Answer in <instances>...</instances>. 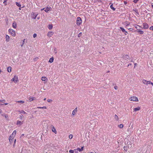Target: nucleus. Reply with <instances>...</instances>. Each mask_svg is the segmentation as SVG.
Segmentation results:
<instances>
[{
    "mask_svg": "<svg viewBox=\"0 0 153 153\" xmlns=\"http://www.w3.org/2000/svg\"><path fill=\"white\" fill-rule=\"evenodd\" d=\"M52 27H53V26L52 25H49V26L48 27V28H49V30H51L52 28Z\"/></svg>",
    "mask_w": 153,
    "mask_h": 153,
    "instance_id": "32",
    "label": "nucleus"
},
{
    "mask_svg": "<svg viewBox=\"0 0 153 153\" xmlns=\"http://www.w3.org/2000/svg\"><path fill=\"white\" fill-rule=\"evenodd\" d=\"M73 137V135L72 134H71L69 135V138L70 139H71Z\"/></svg>",
    "mask_w": 153,
    "mask_h": 153,
    "instance_id": "33",
    "label": "nucleus"
},
{
    "mask_svg": "<svg viewBox=\"0 0 153 153\" xmlns=\"http://www.w3.org/2000/svg\"><path fill=\"white\" fill-rule=\"evenodd\" d=\"M74 153H78V151H75V149L74 150Z\"/></svg>",
    "mask_w": 153,
    "mask_h": 153,
    "instance_id": "46",
    "label": "nucleus"
},
{
    "mask_svg": "<svg viewBox=\"0 0 153 153\" xmlns=\"http://www.w3.org/2000/svg\"><path fill=\"white\" fill-rule=\"evenodd\" d=\"M16 130H14L13 131V133H12V134L11 135H13L15 137V136L16 134Z\"/></svg>",
    "mask_w": 153,
    "mask_h": 153,
    "instance_id": "25",
    "label": "nucleus"
},
{
    "mask_svg": "<svg viewBox=\"0 0 153 153\" xmlns=\"http://www.w3.org/2000/svg\"><path fill=\"white\" fill-rule=\"evenodd\" d=\"M8 0H4V1L3 2V3L4 4V5L5 6H6L7 5V1Z\"/></svg>",
    "mask_w": 153,
    "mask_h": 153,
    "instance_id": "29",
    "label": "nucleus"
},
{
    "mask_svg": "<svg viewBox=\"0 0 153 153\" xmlns=\"http://www.w3.org/2000/svg\"><path fill=\"white\" fill-rule=\"evenodd\" d=\"M23 44H23H23H22L21 45V47L23 46Z\"/></svg>",
    "mask_w": 153,
    "mask_h": 153,
    "instance_id": "61",
    "label": "nucleus"
},
{
    "mask_svg": "<svg viewBox=\"0 0 153 153\" xmlns=\"http://www.w3.org/2000/svg\"><path fill=\"white\" fill-rule=\"evenodd\" d=\"M2 70L1 69H0V74L2 72Z\"/></svg>",
    "mask_w": 153,
    "mask_h": 153,
    "instance_id": "59",
    "label": "nucleus"
},
{
    "mask_svg": "<svg viewBox=\"0 0 153 153\" xmlns=\"http://www.w3.org/2000/svg\"><path fill=\"white\" fill-rule=\"evenodd\" d=\"M2 116H4V117L6 118H7L8 117V115L7 114H5L4 115L3 114H2Z\"/></svg>",
    "mask_w": 153,
    "mask_h": 153,
    "instance_id": "34",
    "label": "nucleus"
},
{
    "mask_svg": "<svg viewBox=\"0 0 153 153\" xmlns=\"http://www.w3.org/2000/svg\"><path fill=\"white\" fill-rule=\"evenodd\" d=\"M5 101V100H0V102H4Z\"/></svg>",
    "mask_w": 153,
    "mask_h": 153,
    "instance_id": "44",
    "label": "nucleus"
},
{
    "mask_svg": "<svg viewBox=\"0 0 153 153\" xmlns=\"http://www.w3.org/2000/svg\"><path fill=\"white\" fill-rule=\"evenodd\" d=\"M82 20L79 17L76 19V24L77 25H80L82 23Z\"/></svg>",
    "mask_w": 153,
    "mask_h": 153,
    "instance_id": "2",
    "label": "nucleus"
},
{
    "mask_svg": "<svg viewBox=\"0 0 153 153\" xmlns=\"http://www.w3.org/2000/svg\"><path fill=\"white\" fill-rule=\"evenodd\" d=\"M13 28L16 29L17 27V23L16 22H14L13 23Z\"/></svg>",
    "mask_w": 153,
    "mask_h": 153,
    "instance_id": "18",
    "label": "nucleus"
},
{
    "mask_svg": "<svg viewBox=\"0 0 153 153\" xmlns=\"http://www.w3.org/2000/svg\"><path fill=\"white\" fill-rule=\"evenodd\" d=\"M47 101L48 102H51L52 101V100H51V99H48L47 100Z\"/></svg>",
    "mask_w": 153,
    "mask_h": 153,
    "instance_id": "43",
    "label": "nucleus"
},
{
    "mask_svg": "<svg viewBox=\"0 0 153 153\" xmlns=\"http://www.w3.org/2000/svg\"><path fill=\"white\" fill-rule=\"evenodd\" d=\"M77 107L75 108L73 111L72 113V114L73 115H74L77 112Z\"/></svg>",
    "mask_w": 153,
    "mask_h": 153,
    "instance_id": "17",
    "label": "nucleus"
},
{
    "mask_svg": "<svg viewBox=\"0 0 153 153\" xmlns=\"http://www.w3.org/2000/svg\"><path fill=\"white\" fill-rule=\"evenodd\" d=\"M16 139H15L14 140V144H15V143H16Z\"/></svg>",
    "mask_w": 153,
    "mask_h": 153,
    "instance_id": "55",
    "label": "nucleus"
},
{
    "mask_svg": "<svg viewBox=\"0 0 153 153\" xmlns=\"http://www.w3.org/2000/svg\"><path fill=\"white\" fill-rule=\"evenodd\" d=\"M14 137L13 135H11L9 137V141L11 143L12 142L13 140Z\"/></svg>",
    "mask_w": 153,
    "mask_h": 153,
    "instance_id": "9",
    "label": "nucleus"
},
{
    "mask_svg": "<svg viewBox=\"0 0 153 153\" xmlns=\"http://www.w3.org/2000/svg\"><path fill=\"white\" fill-rule=\"evenodd\" d=\"M7 71L8 72H10L11 71V67L10 66L7 67Z\"/></svg>",
    "mask_w": 153,
    "mask_h": 153,
    "instance_id": "22",
    "label": "nucleus"
},
{
    "mask_svg": "<svg viewBox=\"0 0 153 153\" xmlns=\"http://www.w3.org/2000/svg\"><path fill=\"white\" fill-rule=\"evenodd\" d=\"M22 115H20V118L22 119Z\"/></svg>",
    "mask_w": 153,
    "mask_h": 153,
    "instance_id": "52",
    "label": "nucleus"
},
{
    "mask_svg": "<svg viewBox=\"0 0 153 153\" xmlns=\"http://www.w3.org/2000/svg\"><path fill=\"white\" fill-rule=\"evenodd\" d=\"M134 26L135 27V28L137 30H139L141 29V28H142L141 26L137 25H134Z\"/></svg>",
    "mask_w": 153,
    "mask_h": 153,
    "instance_id": "11",
    "label": "nucleus"
},
{
    "mask_svg": "<svg viewBox=\"0 0 153 153\" xmlns=\"http://www.w3.org/2000/svg\"><path fill=\"white\" fill-rule=\"evenodd\" d=\"M37 108H42V107H38Z\"/></svg>",
    "mask_w": 153,
    "mask_h": 153,
    "instance_id": "57",
    "label": "nucleus"
},
{
    "mask_svg": "<svg viewBox=\"0 0 153 153\" xmlns=\"http://www.w3.org/2000/svg\"><path fill=\"white\" fill-rule=\"evenodd\" d=\"M69 152L70 153H74V151L72 150H70L69 151Z\"/></svg>",
    "mask_w": 153,
    "mask_h": 153,
    "instance_id": "36",
    "label": "nucleus"
},
{
    "mask_svg": "<svg viewBox=\"0 0 153 153\" xmlns=\"http://www.w3.org/2000/svg\"><path fill=\"white\" fill-rule=\"evenodd\" d=\"M23 123V122L20 121L19 120H17L16 123V125H21Z\"/></svg>",
    "mask_w": 153,
    "mask_h": 153,
    "instance_id": "16",
    "label": "nucleus"
},
{
    "mask_svg": "<svg viewBox=\"0 0 153 153\" xmlns=\"http://www.w3.org/2000/svg\"><path fill=\"white\" fill-rule=\"evenodd\" d=\"M42 108L46 109L47 108L46 106H43L42 107Z\"/></svg>",
    "mask_w": 153,
    "mask_h": 153,
    "instance_id": "47",
    "label": "nucleus"
},
{
    "mask_svg": "<svg viewBox=\"0 0 153 153\" xmlns=\"http://www.w3.org/2000/svg\"><path fill=\"white\" fill-rule=\"evenodd\" d=\"M8 31L11 35L13 37H15L16 36V33L15 31L11 29H9Z\"/></svg>",
    "mask_w": 153,
    "mask_h": 153,
    "instance_id": "1",
    "label": "nucleus"
},
{
    "mask_svg": "<svg viewBox=\"0 0 153 153\" xmlns=\"http://www.w3.org/2000/svg\"><path fill=\"white\" fill-rule=\"evenodd\" d=\"M130 100L133 101L138 102L139 100L138 98L136 97H132L129 99Z\"/></svg>",
    "mask_w": 153,
    "mask_h": 153,
    "instance_id": "4",
    "label": "nucleus"
},
{
    "mask_svg": "<svg viewBox=\"0 0 153 153\" xmlns=\"http://www.w3.org/2000/svg\"><path fill=\"white\" fill-rule=\"evenodd\" d=\"M118 126L120 128H121L123 127V124H120Z\"/></svg>",
    "mask_w": 153,
    "mask_h": 153,
    "instance_id": "30",
    "label": "nucleus"
},
{
    "mask_svg": "<svg viewBox=\"0 0 153 153\" xmlns=\"http://www.w3.org/2000/svg\"><path fill=\"white\" fill-rule=\"evenodd\" d=\"M126 147H124V149L125 150H127V149H126Z\"/></svg>",
    "mask_w": 153,
    "mask_h": 153,
    "instance_id": "51",
    "label": "nucleus"
},
{
    "mask_svg": "<svg viewBox=\"0 0 153 153\" xmlns=\"http://www.w3.org/2000/svg\"><path fill=\"white\" fill-rule=\"evenodd\" d=\"M135 32H137L139 33L140 34H142L144 33V32L143 31L141 30H135Z\"/></svg>",
    "mask_w": 153,
    "mask_h": 153,
    "instance_id": "20",
    "label": "nucleus"
},
{
    "mask_svg": "<svg viewBox=\"0 0 153 153\" xmlns=\"http://www.w3.org/2000/svg\"><path fill=\"white\" fill-rule=\"evenodd\" d=\"M2 112V110L1 109H0V113H1Z\"/></svg>",
    "mask_w": 153,
    "mask_h": 153,
    "instance_id": "60",
    "label": "nucleus"
},
{
    "mask_svg": "<svg viewBox=\"0 0 153 153\" xmlns=\"http://www.w3.org/2000/svg\"><path fill=\"white\" fill-rule=\"evenodd\" d=\"M114 118L117 121H118L119 120L118 117L116 114H115L114 115Z\"/></svg>",
    "mask_w": 153,
    "mask_h": 153,
    "instance_id": "26",
    "label": "nucleus"
},
{
    "mask_svg": "<svg viewBox=\"0 0 153 153\" xmlns=\"http://www.w3.org/2000/svg\"><path fill=\"white\" fill-rule=\"evenodd\" d=\"M152 7L153 8V4H152Z\"/></svg>",
    "mask_w": 153,
    "mask_h": 153,
    "instance_id": "62",
    "label": "nucleus"
},
{
    "mask_svg": "<svg viewBox=\"0 0 153 153\" xmlns=\"http://www.w3.org/2000/svg\"><path fill=\"white\" fill-rule=\"evenodd\" d=\"M139 0H134L133 2L135 4L137 3Z\"/></svg>",
    "mask_w": 153,
    "mask_h": 153,
    "instance_id": "40",
    "label": "nucleus"
},
{
    "mask_svg": "<svg viewBox=\"0 0 153 153\" xmlns=\"http://www.w3.org/2000/svg\"><path fill=\"white\" fill-rule=\"evenodd\" d=\"M120 28L121 29L123 33H124V34L126 35L128 34V33L127 31H126L125 29L123 27H120Z\"/></svg>",
    "mask_w": 153,
    "mask_h": 153,
    "instance_id": "7",
    "label": "nucleus"
},
{
    "mask_svg": "<svg viewBox=\"0 0 153 153\" xmlns=\"http://www.w3.org/2000/svg\"><path fill=\"white\" fill-rule=\"evenodd\" d=\"M137 65V64L136 63H135L134 64V67L136 66Z\"/></svg>",
    "mask_w": 153,
    "mask_h": 153,
    "instance_id": "53",
    "label": "nucleus"
},
{
    "mask_svg": "<svg viewBox=\"0 0 153 153\" xmlns=\"http://www.w3.org/2000/svg\"><path fill=\"white\" fill-rule=\"evenodd\" d=\"M128 30H133V29L132 28H129L128 29Z\"/></svg>",
    "mask_w": 153,
    "mask_h": 153,
    "instance_id": "50",
    "label": "nucleus"
},
{
    "mask_svg": "<svg viewBox=\"0 0 153 153\" xmlns=\"http://www.w3.org/2000/svg\"><path fill=\"white\" fill-rule=\"evenodd\" d=\"M25 39H24L23 40V43H24L25 42Z\"/></svg>",
    "mask_w": 153,
    "mask_h": 153,
    "instance_id": "56",
    "label": "nucleus"
},
{
    "mask_svg": "<svg viewBox=\"0 0 153 153\" xmlns=\"http://www.w3.org/2000/svg\"><path fill=\"white\" fill-rule=\"evenodd\" d=\"M82 35V33H81V32H80V33H79L78 34V37H80V36H81Z\"/></svg>",
    "mask_w": 153,
    "mask_h": 153,
    "instance_id": "39",
    "label": "nucleus"
},
{
    "mask_svg": "<svg viewBox=\"0 0 153 153\" xmlns=\"http://www.w3.org/2000/svg\"><path fill=\"white\" fill-rule=\"evenodd\" d=\"M84 149V147L82 146L81 147V149L79 148H77L76 149H75V151H79L80 152H82L83 150Z\"/></svg>",
    "mask_w": 153,
    "mask_h": 153,
    "instance_id": "8",
    "label": "nucleus"
},
{
    "mask_svg": "<svg viewBox=\"0 0 153 153\" xmlns=\"http://www.w3.org/2000/svg\"><path fill=\"white\" fill-rule=\"evenodd\" d=\"M110 7L111 9L113 10H115V9L113 7V4H112L110 6Z\"/></svg>",
    "mask_w": 153,
    "mask_h": 153,
    "instance_id": "24",
    "label": "nucleus"
},
{
    "mask_svg": "<svg viewBox=\"0 0 153 153\" xmlns=\"http://www.w3.org/2000/svg\"><path fill=\"white\" fill-rule=\"evenodd\" d=\"M140 109V107H137L136 108H134V111H139Z\"/></svg>",
    "mask_w": 153,
    "mask_h": 153,
    "instance_id": "23",
    "label": "nucleus"
},
{
    "mask_svg": "<svg viewBox=\"0 0 153 153\" xmlns=\"http://www.w3.org/2000/svg\"><path fill=\"white\" fill-rule=\"evenodd\" d=\"M52 8L51 7H47L45 10V11L46 12H48V11L51 10Z\"/></svg>",
    "mask_w": 153,
    "mask_h": 153,
    "instance_id": "15",
    "label": "nucleus"
},
{
    "mask_svg": "<svg viewBox=\"0 0 153 153\" xmlns=\"http://www.w3.org/2000/svg\"><path fill=\"white\" fill-rule=\"evenodd\" d=\"M19 9L20 10H21V7H19Z\"/></svg>",
    "mask_w": 153,
    "mask_h": 153,
    "instance_id": "64",
    "label": "nucleus"
},
{
    "mask_svg": "<svg viewBox=\"0 0 153 153\" xmlns=\"http://www.w3.org/2000/svg\"><path fill=\"white\" fill-rule=\"evenodd\" d=\"M54 58L52 56L51 58L49 60V62L51 63L53 62V61Z\"/></svg>",
    "mask_w": 153,
    "mask_h": 153,
    "instance_id": "21",
    "label": "nucleus"
},
{
    "mask_svg": "<svg viewBox=\"0 0 153 153\" xmlns=\"http://www.w3.org/2000/svg\"><path fill=\"white\" fill-rule=\"evenodd\" d=\"M143 28L145 29H148L149 27V25L145 22L143 23Z\"/></svg>",
    "mask_w": 153,
    "mask_h": 153,
    "instance_id": "5",
    "label": "nucleus"
},
{
    "mask_svg": "<svg viewBox=\"0 0 153 153\" xmlns=\"http://www.w3.org/2000/svg\"><path fill=\"white\" fill-rule=\"evenodd\" d=\"M20 113L24 114H26V113L23 110H22L21 111Z\"/></svg>",
    "mask_w": 153,
    "mask_h": 153,
    "instance_id": "38",
    "label": "nucleus"
},
{
    "mask_svg": "<svg viewBox=\"0 0 153 153\" xmlns=\"http://www.w3.org/2000/svg\"><path fill=\"white\" fill-rule=\"evenodd\" d=\"M10 37L9 36L7 35H6L5 36V41L7 42H8L10 41Z\"/></svg>",
    "mask_w": 153,
    "mask_h": 153,
    "instance_id": "13",
    "label": "nucleus"
},
{
    "mask_svg": "<svg viewBox=\"0 0 153 153\" xmlns=\"http://www.w3.org/2000/svg\"><path fill=\"white\" fill-rule=\"evenodd\" d=\"M54 53H56V49H55L54 50Z\"/></svg>",
    "mask_w": 153,
    "mask_h": 153,
    "instance_id": "48",
    "label": "nucleus"
},
{
    "mask_svg": "<svg viewBox=\"0 0 153 153\" xmlns=\"http://www.w3.org/2000/svg\"><path fill=\"white\" fill-rule=\"evenodd\" d=\"M150 84H151L152 86H153V83H152V82H150Z\"/></svg>",
    "mask_w": 153,
    "mask_h": 153,
    "instance_id": "49",
    "label": "nucleus"
},
{
    "mask_svg": "<svg viewBox=\"0 0 153 153\" xmlns=\"http://www.w3.org/2000/svg\"><path fill=\"white\" fill-rule=\"evenodd\" d=\"M11 81L14 82L15 83H17L18 81V76L16 75L14 77L11 79Z\"/></svg>",
    "mask_w": 153,
    "mask_h": 153,
    "instance_id": "3",
    "label": "nucleus"
},
{
    "mask_svg": "<svg viewBox=\"0 0 153 153\" xmlns=\"http://www.w3.org/2000/svg\"><path fill=\"white\" fill-rule=\"evenodd\" d=\"M41 80L42 81H46V82L48 81V79L45 76H42L41 78Z\"/></svg>",
    "mask_w": 153,
    "mask_h": 153,
    "instance_id": "14",
    "label": "nucleus"
},
{
    "mask_svg": "<svg viewBox=\"0 0 153 153\" xmlns=\"http://www.w3.org/2000/svg\"><path fill=\"white\" fill-rule=\"evenodd\" d=\"M53 34H54V33L53 32H51V31L49 32L47 34V36L48 37H50L52 36H53Z\"/></svg>",
    "mask_w": 153,
    "mask_h": 153,
    "instance_id": "10",
    "label": "nucleus"
},
{
    "mask_svg": "<svg viewBox=\"0 0 153 153\" xmlns=\"http://www.w3.org/2000/svg\"><path fill=\"white\" fill-rule=\"evenodd\" d=\"M36 99L34 97H30L29 99V101L30 102H32V101L36 100Z\"/></svg>",
    "mask_w": 153,
    "mask_h": 153,
    "instance_id": "19",
    "label": "nucleus"
},
{
    "mask_svg": "<svg viewBox=\"0 0 153 153\" xmlns=\"http://www.w3.org/2000/svg\"><path fill=\"white\" fill-rule=\"evenodd\" d=\"M8 104V103H4V104H3V105H7Z\"/></svg>",
    "mask_w": 153,
    "mask_h": 153,
    "instance_id": "58",
    "label": "nucleus"
},
{
    "mask_svg": "<svg viewBox=\"0 0 153 153\" xmlns=\"http://www.w3.org/2000/svg\"><path fill=\"white\" fill-rule=\"evenodd\" d=\"M149 29L150 30H153V26H151Z\"/></svg>",
    "mask_w": 153,
    "mask_h": 153,
    "instance_id": "41",
    "label": "nucleus"
},
{
    "mask_svg": "<svg viewBox=\"0 0 153 153\" xmlns=\"http://www.w3.org/2000/svg\"><path fill=\"white\" fill-rule=\"evenodd\" d=\"M131 65V63H130V64H129L128 65V66H128H128H130V65Z\"/></svg>",
    "mask_w": 153,
    "mask_h": 153,
    "instance_id": "54",
    "label": "nucleus"
},
{
    "mask_svg": "<svg viewBox=\"0 0 153 153\" xmlns=\"http://www.w3.org/2000/svg\"><path fill=\"white\" fill-rule=\"evenodd\" d=\"M24 134H22L21 135V136H24Z\"/></svg>",
    "mask_w": 153,
    "mask_h": 153,
    "instance_id": "63",
    "label": "nucleus"
},
{
    "mask_svg": "<svg viewBox=\"0 0 153 153\" xmlns=\"http://www.w3.org/2000/svg\"><path fill=\"white\" fill-rule=\"evenodd\" d=\"M128 57H129V56H128L126 55L124 56L123 57V58H126L127 59H128Z\"/></svg>",
    "mask_w": 153,
    "mask_h": 153,
    "instance_id": "37",
    "label": "nucleus"
},
{
    "mask_svg": "<svg viewBox=\"0 0 153 153\" xmlns=\"http://www.w3.org/2000/svg\"><path fill=\"white\" fill-rule=\"evenodd\" d=\"M16 4L18 7H20L21 6V4L18 2H16Z\"/></svg>",
    "mask_w": 153,
    "mask_h": 153,
    "instance_id": "27",
    "label": "nucleus"
},
{
    "mask_svg": "<svg viewBox=\"0 0 153 153\" xmlns=\"http://www.w3.org/2000/svg\"><path fill=\"white\" fill-rule=\"evenodd\" d=\"M133 10V11H135L136 13H137L138 14H139V13L138 12V10L137 9H134Z\"/></svg>",
    "mask_w": 153,
    "mask_h": 153,
    "instance_id": "35",
    "label": "nucleus"
},
{
    "mask_svg": "<svg viewBox=\"0 0 153 153\" xmlns=\"http://www.w3.org/2000/svg\"><path fill=\"white\" fill-rule=\"evenodd\" d=\"M150 81H146L145 79L143 80L142 81L143 82L144 84H146V85L150 84Z\"/></svg>",
    "mask_w": 153,
    "mask_h": 153,
    "instance_id": "12",
    "label": "nucleus"
},
{
    "mask_svg": "<svg viewBox=\"0 0 153 153\" xmlns=\"http://www.w3.org/2000/svg\"><path fill=\"white\" fill-rule=\"evenodd\" d=\"M38 15V14H33V18L34 19H36L37 16Z\"/></svg>",
    "mask_w": 153,
    "mask_h": 153,
    "instance_id": "31",
    "label": "nucleus"
},
{
    "mask_svg": "<svg viewBox=\"0 0 153 153\" xmlns=\"http://www.w3.org/2000/svg\"><path fill=\"white\" fill-rule=\"evenodd\" d=\"M36 36L37 35L36 33H34L33 35V38H35Z\"/></svg>",
    "mask_w": 153,
    "mask_h": 153,
    "instance_id": "42",
    "label": "nucleus"
},
{
    "mask_svg": "<svg viewBox=\"0 0 153 153\" xmlns=\"http://www.w3.org/2000/svg\"><path fill=\"white\" fill-rule=\"evenodd\" d=\"M51 128L52 129V131L55 134H56L57 133V131L54 127L53 125H51Z\"/></svg>",
    "mask_w": 153,
    "mask_h": 153,
    "instance_id": "6",
    "label": "nucleus"
},
{
    "mask_svg": "<svg viewBox=\"0 0 153 153\" xmlns=\"http://www.w3.org/2000/svg\"><path fill=\"white\" fill-rule=\"evenodd\" d=\"M117 87L116 86H115L114 87V88L116 90H117Z\"/></svg>",
    "mask_w": 153,
    "mask_h": 153,
    "instance_id": "45",
    "label": "nucleus"
},
{
    "mask_svg": "<svg viewBox=\"0 0 153 153\" xmlns=\"http://www.w3.org/2000/svg\"><path fill=\"white\" fill-rule=\"evenodd\" d=\"M17 102L20 103H23L25 102V101L23 100L18 101L16 102Z\"/></svg>",
    "mask_w": 153,
    "mask_h": 153,
    "instance_id": "28",
    "label": "nucleus"
}]
</instances>
